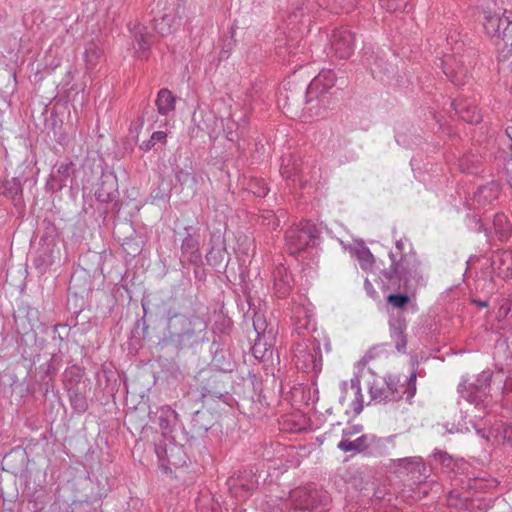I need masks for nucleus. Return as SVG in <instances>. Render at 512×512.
Instances as JSON below:
<instances>
[{"label": "nucleus", "instance_id": "f704fd0d", "mask_svg": "<svg viewBox=\"0 0 512 512\" xmlns=\"http://www.w3.org/2000/svg\"><path fill=\"white\" fill-rule=\"evenodd\" d=\"M253 328L256 333V336H262L264 334H275V331L272 326H269L267 320L261 312H254L253 315Z\"/></svg>", "mask_w": 512, "mask_h": 512}, {"label": "nucleus", "instance_id": "0e129e2a", "mask_svg": "<svg viewBox=\"0 0 512 512\" xmlns=\"http://www.w3.org/2000/svg\"><path fill=\"white\" fill-rule=\"evenodd\" d=\"M321 502H322V505H323L324 504V497L323 496H322Z\"/></svg>", "mask_w": 512, "mask_h": 512}, {"label": "nucleus", "instance_id": "6e6552de", "mask_svg": "<svg viewBox=\"0 0 512 512\" xmlns=\"http://www.w3.org/2000/svg\"><path fill=\"white\" fill-rule=\"evenodd\" d=\"M317 507L316 498L307 487H298L280 498L279 512H311Z\"/></svg>", "mask_w": 512, "mask_h": 512}, {"label": "nucleus", "instance_id": "20e7f679", "mask_svg": "<svg viewBox=\"0 0 512 512\" xmlns=\"http://www.w3.org/2000/svg\"><path fill=\"white\" fill-rule=\"evenodd\" d=\"M416 378V372L413 371L405 381L406 384L401 383L395 375L375 379L369 386L371 400L387 404L399 401L405 394L407 400H411L416 394Z\"/></svg>", "mask_w": 512, "mask_h": 512}, {"label": "nucleus", "instance_id": "49530a36", "mask_svg": "<svg viewBox=\"0 0 512 512\" xmlns=\"http://www.w3.org/2000/svg\"><path fill=\"white\" fill-rule=\"evenodd\" d=\"M336 76L332 70L322 69V90L329 89L335 85Z\"/></svg>", "mask_w": 512, "mask_h": 512}, {"label": "nucleus", "instance_id": "8fccbe9b", "mask_svg": "<svg viewBox=\"0 0 512 512\" xmlns=\"http://www.w3.org/2000/svg\"><path fill=\"white\" fill-rule=\"evenodd\" d=\"M362 430V425H354L352 427H349V428H345L342 430V433H343V437H350L354 434H357L359 432H361Z\"/></svg>", "mask_w": 512, "mask_h": 512}, {"label": "nucleus", "instance_id": "39448f33", "mask_svg": "<svg viewBox=\"0 0 512 512\" xmlns=\"http://www.w3.org/2000/svg\"><path fill=\"white\" fill-rule=\"evenodd\" d=\"M484 28L488 35L495 39L498 50L512 51V12L505 10L503 15L497 13L485 16Z\"/></svg>", "mask_w": 512, "mask_h": 512}, {"label": "nucleus", "instance_id": "f03ea898", "mask_svg": "<svg viewBox=\"0 0 512 512\" xmlns=\"http://www.w3.org/2000/svg\"><path fill=\"white\" fill-rule=\"evenodd\" d=\"M389 257L391 265L381 274L393 289L414 295L419 288L425 286L420 261L414 254L402 255L397 260L394 253L390 252Z\"/></svg>", "mask_w": 512, "mask_h": 512}, {"label": "nucleus", "instance_id": "c756f323", "mask_svg": "<svg viewBox=\"0 0 512 512\" xmlns=\"http://www.w3.org/2000/svg\"><path fill=\"white\" fill-rule=\"evenodd\" d=\"M493 227L500 241L504 242L510 236L511 224L505 214L497 213L494 215Z\"/></svg>", "mask_w": 512, "mask_h": 512}, {"label": "nucleus", "instance_id": "72a5a7b5", "mask_svg": "<svg viewBox=\"0 0 512 512\" xmlns=\"http://www.w3.org/2000/svg\"><path fill=\"white\" fill-rule=\"evenodd\" d=\"M319 81H318V75L315 76V78L311 81L307 88L306 92V110L309 112H312L313 108H317L318 106V98L320 95V92L318 91Z\"/></svg>", "mask_w": 512, "mask_h": 512}, {"label": "nucleus", "instance_id": "09e8293b", "mask_svg": "<svg viewBox=\"0 0 512 512\" xmlns=\"http://www.w3.org/2000/svg\"><path fill=\"white\" fill-rule=\"evenodd\" d=\"M364 289L372 299L378 298V292L374 288L373 284L367 278L364 281Z\"/></svg>", "mask_w": 512, "mask_h": 512}, {"label": "nucleus", "instance_id": "a18cd8bd", "mask_svg": "<svg viewBox=\"0 0 512 512\" xmlns=\"http://www.w3.org/2000/svg\"><path fill=\"white\" fill-rule=\"evenodd\" d=\"M21 310H22V313L27 318L28 323L31 324V331L34 330V328L39 323L38 310L36 308H32V307H27V308L21 309Z\"/></svg>", "mask_w": 512, "mask_h": 512}, {"label": "nucleus", "instance_id": "a878e982", "mask_svg": "<svg viewBox=\"0 0 512 512\" xmlns=\"http://www.w3.org/2000/svg\"><path fill=\"white\" fill-rule=\"evenodd\" d=\"M22 184L17 177L6 179L0 184V195L17 203L22 199Z\"/></svg>", "mask_w": 512, "mask_h": 512}, {"label": "nucleus", "instance_id": "dca6fc26", "mask_svg": "<svg viewBox=\"0 0 512 512\" xmlns=\"http://www.w3.org/2000/svg\"><path fill=\"white\" fill-rule=\"evenodd\" d=\"M374 349L369 350L356 364L357 372L351 379V388L355 390V399L352 402V409L355 414H360L363 410V395L361 393L360 377L363 368L374 357Z\"/></svg>", "mask_w": 512, "mask_h": 512}, {"label": "nucleus", "instance_id": "69168bd1", "mask_svg": "<svg viewBox=\"0 0 512 512\" xmlns=\"http://www.w3.org/2000/svg\"><path fill=\"white\" fill-rule=\"evenodd\" d=\"M239 512H243V511H239Z\"/></svg>", "mask_w": 512, "mask_h": 512}, {"label": "nucleus", "instance_id": "c85d7f7f", "mask_svg": "<svg viewBox=\"0 0 512 512\" xmlns=\"http://www.w3.org/2000/svg\"><path fill=\"white\" fill-rule=\"evenodd\" d=\"M274 287L279 294V297H284L288 294L291 285L290 277L287 274V270L284 266H277L274 273Z\"/></svg>", "mask_w": 512, "mask_h": 512}, {"label": "nucleus", "instance_id": "79ce46f5", "mask_svg": "<svg viewBox=\"0 0 512 512\" xmlns=\"http://www.w3.org/2000/svg\"><path fill=\"white\" fill-rule=\"evenodd\" d=\"M356 255L363 269H368L371 267L374 257L368 248L363 247L357 250Z\"/></svg>", "mask_w": 512, "mask_h": 512}, {"label": "nucleus", "instance_id": "603ef678", "mask_svg": "<svg viewBox=\"0 0 512 512\" xmlns=\"http://www.w3.org/2000/svg\"><path fill=\"white\" fill-rule=\"evenodd\" d=\"M504 392L512 391V376L508 377L503 385Z\"/></svg>", "mask_w": 512, "mask_h": 512}, {"label": "nucleus", "instance_id": "423d86ee", "mask_svg": "<svg viewBox=\"0 0 512 512\" xmlns=\"http://www.w3.org/2000/svg\"><path fill=\"white\" fill-rule=\"evenodd\" d=\"M319 237V229L310 220H304L299 225L291 227L286 232V244L291 254H298L309 248H314Z\"/></svg>", "mask_w": 512, "mask_h": 512}, {"label": "nucleus", "instance_id": "cd10ccee", "mask_svg": "<svg viewBox=\"0 0 512 512\" xmlns=\"http://www.w3.org/2000/svg\"><path fill=\"white\" fill-rule=\"evenodd\" d=\"M176 98L172 92L166 88L160 89L155 100L157 111L160 115L167 116L175 110Z\"/></svg>", "mask_w": 512, "mask_h": 512}, {"label": "nucleus", "instance_id": "ddd939ff", "mask_svg": "<svg viewBox=\"0 0 512 512\" xmlns=\"http://www.w3.org/2000/svg\"><path fill=\"white\" fill-rule=\"evenodd\" d=\"M227 254L226 241L223 228H215L210 232L209 249L206 260L209 265L220 266Z\"/></svg>", "mask_w": 512, "mask_h": 512}, {"label": "nucleus", "instance_id": "2f4dec72", "mask_svg": "<svg viewBox=\"0 0 512 512\" xmlns=\"http://www.w3.org/2000/svg\"><path fill=\"white\" fill-rule=\"evenodd\" d=\"M498 311L496 318L499 322H507L512 326V295L503 296L498 299Z\"/></svg>", "mask_w": 512, "mask_h": 512}, {"label": "nucleus", "instance_id": "f257e3e1", "mask_svg": "<svg viewBox=\"0 0 512 512\" xmlns=\"http://www.w3.org/2000/svg\"><path fill=\"white\" fill-rule=\"evenodd\" d=\"M166 332L163 343L176 349L193 346L207 329V322L197 314L179 312L173 305L165 303Z\"/></svg>", "mask_w": 512, "mask_h": 512}, {"label": "nucleus", "instance_id": "864d4df0", "mask_svg": "<svg viewBox=\"0 0 512 512\" xmlns=\"http://www.w3.org/2000/svg\"><path fill=\"white\" fill-rule=\"evenodd\" d=\"M226 133H227L226 137H227V139H228L229 141L234 142V141H237V140H238V134H237V133H235V132H233V131H231V130H230V131H227Z\"/></svg>", "mask_w": 512, "mask_h": 512}, {"label": "nucleus", "instance_id": "7ed1b4c3", "mask_svg": "<svg viewBox=\"0 0 512 512\" xmlns=\"http://www.w3.org/2000/svg\"><path fill=\"white\" fill-rule=\"evenodd\" d=\"M477 56L476 49L456 42L453 54L440 59V65L446 77L455 86H464L472 79L471 71L477 63Z\"/></svg>", "mask_w": 512, "mask_h": 512}, {"label": "nucleus", "instance_id": "4d7b16f0", "mask_svg": "<svg viewBox=\"0 0 512 512\" xmlns=\"http://www.w3.org/2000/svg\"><path fill=\"white\" fill-rule=\"evenodd\" d=\"M325 350H326V352H330L331 351V345H330L329 341L325 342Z\"/></svg>", "mask_w": 512, "mask_h": 512}, {"label": "nucleus", "instance_id": "6ab92c4d", "mask_svg": "<svg viewBox=\"0 0 512 512\" xmlns=\"http://www.w3.org/2000/svg\"><path fill=\"white\" fill-rule=\"evenodd\" d=\"M276 334H264L256 336L254 344L251 347L253 356L259 361H268L273 356V346Z\"/></svg>", "mask_w": 512, "mask_h": 512}, {"label": "nucleus", "instance_id": "5fc2aeb1", "mask_svg": "<svg viewBox=\"0 0 512 512\" xmlns=\"http://www.w3.org/2000/svg\"><path fill=\"white\" fill-rule=\"evenodd\" d=\"M61 325L57 324L54 326L53 328V333H54V336H53V339H58L59 341H63V338L60 334H57V331H58V328L60 327Z\"/></svg>", "mask_w": 512, "mask_h": 512}, {"label": "nucleus", "instance_id": "bf43d9fd", "mask_svg": "<svg viewBox=\"0 0 512 512\" xmlns=\"http://www.w3.org/2000/svg\"><path fill=\"white\" fill-rule=\"evenodd\" d=\"M342 385H343V389H344V390H346V388H347V382H343V383H342Z\"/></svg>", "mask_w": 512, "mask_h": 512}, {"label": "nucleus", "instance_id": "6e6d98bb", "mask_svg": "<svg viewBox=\"0 0 512 512\" xmlns=\"http://www.w3.org/2000/svg\"><path fill=\"white\" fill-rule=\"evenodd\" d=\"M57 361V357L56 355H53L50 359V362H49V365H48V369L50 368H53L54 369V363Z\"/></svg>", "mask_w": 512, "mask_h": 512}, {"label": "nucleus", "instance_id": "a211bd4d", "mask_svg": "<svg viewBox=\"0 0 512 512\" xmlns=\"http://www.w3.org/2000/svg\"><path fill=\"white\" fill-rule=\"evenodd\" d=\"M181 255L189 264L199 267L202 264V254L198 238L187 233L181 244Z\"/></svg>", "mask_w": 512, "mask_h": 512}, {"label": "nucleus", "instance_id": "0eeeda50", "mask_svg": "<svg viewBox=\"0 0 512 512\" xmlns=\"http://www.w3.org/2000/svg\"><path fill=\"white\" fill-rule=\"evenodd\" d=\"M493 373L490 370L481 372L473 381L468 378H462L457 390L462 398L468 402L481 406L484 404L490 392V384Z\"/></svg>", "mask_w": 512, "mask_h": 512}, {"label": "nucleus", "instance_id": "aec40b11", "mask_svg": "<svg viewBox=\"0 0 512 512\" xmlns=\"http://www.w3.org/2000/svg\"><path fill=\"white\" fill-rule=\"evenodd\" d=\"M490 265L498 276H508L512 272V252L507 250H497L492 253Z\"/></svg>", "mask_w": 512, "mask_h": 512}, {"label": "nucleus", "instance_id": "473e14b6", "mask_svg": "<svg viewBox=\"0 0 512 512\" xmlns=\"http://www.w3.org/2000/svg\"><path fill=\"white\" fill-rule=\"evenodd\" d=\"M154 30L161 36H166L172 33L175 24V17L173 15L164 14L160 18L153 20Z\"/></svg>", "mask_w": 512, "mask_h": 512}, {"label": "nucleus", "instance_id": "de8ad7c7", "mask_svg": "<svg viewBox=\"0 0 512 512\" xmlns=\"http://www.w3.org/2000/svg\"><path fill=\"white\" fill-rule=\"evenodd\" d=\"M459 166L463 172H467V173H476L477 172L476 168L474 166V162H472L470 160V157L468 155H465L460 159Z\"/></svg>", "mask_w": 512, "mask_h": 512}, {"label": "nucleus", "instance_id": "052dcab7", "mask_svg": "<svg viewBox=\"0 0 512 512\" xmlns=\"http://www.w3.org/2000/svg\"><path fill=\"white\" fill-rule=\"evenodd\" d=\"M331 11H333V12L337 13V8H336V7H332V8H331Z\"/></svg>", "mask_w": 512, "mask_h": 512}, {"label": "nucleus", "instance_id": "2eb2a0df", "mask_svg": "<svg viewBox=\"0 0 512 512\" xmlns=\"http://www.w3.org/2000/svg\"><path fill=\"white\" fill-rule=\"evenodd\" d=\"M399 474L411 475L414 481L421 482V477L427 476V467L421 457H406L396 461Z\"/></svg>", "mask_w": 512, "mask_h": 512}, {"label": "nucleus", "instance_id": "bb28decb", "mask_svg": "<svg viewBox=\"0 0 512 512\" xmlns=\"http://www.w3.org/2000/svg\"><path fill=\"white\" fill-rule=\"evenodd\" d=\"M158 423L164 437L172 432V429L178 421V414L170 406H163L159 409Z\"/></svg>", "mask_w": 512, "mask_h": 512}, {"label": "nucleus", "instance_id": "c9c22d12", "mask_svg": "<svg viewBox=\"0 0 512 512\" xmlns=\"http://www.w3.org/2000/svg\"><path fill=\"white\" fill-rule=\"evenodd\" d=\"M296 365L299 369L305 372L313 371L316 373V359L313 355L309 353H304L302 356L297 355Z\"/></svg>", "mask_w": 512, "mask_h": 512}, {"label": "nucleus", "instance_id": "58836bf2", "mask_svg": "<svg viewBox=\"0 0 512 512\" xmlns=\"http://www.w3.org/2000/svg\"><path fill=\"white\" fill-rule=\"evenodd\" d=\"M298 173V168L295 165V163L292 161V159L289 158H283L282 164L280 167V174L284 179H292L294 176H296Z\"/></svg>", "mask_w": 512, "mask_h": 512}, {"label": "nucleus", "instance_id": "9b49d317", "mask_svg": "<svg viewBox=\"0 0 512 512\" xmlns=\"http://www.w3.org/2000/svg\"><path fill=\"white\" fill-rule=\"evenodd\" d=\"M231 493L238 499H247L258 487V479L251 471L240 472L237 477H231L227 482Z\"/></svg>", "mask_w": 512, "mask_h": 512}, {"label": "nucleus", "instance_id": "e2e57ef3", "mask_svg": "<svg viewBox=\"0 0 512 512\" xmlns=\"http://www.w3.org/2000/svg\"><path fill=\"white\" fill-rule=\"evenodd\" d=\"M43 505H44V503H42V505H41L40 507H37L36 509H37V510H42Z\"/></svg>", "mask_w": 512, "mask_h": 512}, {"label": "nucleus", "instance_id": "4be33fe9", "mask_svg": "<svg viewBox=\"0 0 512 512\" xmlns=\"http://www.w3.org/2000/svg\"><path fill=\"white\" fill-rule=\"evenodd\" d=\"M499 193V184L492 181L477 188L473 196L474 202H476L478 206H486L488 204H492L493 201L498 198Z\"/></svg>", "mask_w": 512, "mask_h": 512}, {"label": "nucleus", "instance_id": "412c9836", "mask_svg": "<svg viewBox=\"0 0 512 512\" xmlns=\"http://www.w3.org/2000/svg\"><path fill=\"white\" fill-rule=\"evenodd\" d=\"M116 192V179L111 175H103L96 188L95 197L99 202L109 203L113 200Z\"/></svg>", "mask_w": 512, "mask_h": 512}, {"label": "nucleus", "instance_id": "e433bc0d", "mask_svg": "<svg viewBox=\"0 0 512 512\" xmlns=\"http://www.w3.org/2000/svg\"><path fill=\"white\" fill-rule=\"evenodd\" d=\"M166 138H167V133L164 132V131H155L149 140L147 141H143L139 148L140 150H142L143 152H148L150 151L154 145L158 142L160 143H165L166 142Z\"/></svg>", "mask_w": 512, "mask_h": 512}, {"label": "nucleus", "instance_id": "f3484780", "mask_svg": "<svg viewBox=\"0 0 512 512\" xmlns=\"http://www.w3.org/2000/svg\"><path fill=\"white\" fill-rule=\"evenodd\" d=\"M65 386L72 408L78 413H84L88 409L85 383L80 381L73 383L72 380H68Z\"/></svg>", "mask_w": 512, "mask_h": 512}, {"label": "nucleus", "instance_id": "9d476101", "mask_svg": "<svg viewBox=\"0 0 512 512\" xmlns=\"http://www.w3.org/2000/svg\"><path fill=\"white\" fill-rule=\"evenodd\" d=\"M475 97L459 95L450 106L460 119L470 124H478L482 115L478 109Z\"/></svg>", "mask_w": 512, "mask_h": 512}, {"label": "nucleus", "instance_id": "4c0bfd02", "mask_svg": "<svg viewBox=\"0 0 512 512\" xmlns=\"http://www.w3.org/2000/svg\"><path fill=\"white\" fill-rule=\"evenodd\" d=\"M411 293H395L387 297V303L394 308L402 309L410 302Z\"/></svg>", "mask_w": 512, "mask_h": 512}, {"label": "nucleus", "instance_id": "5701e85b", "mask_svg": "<svg viewBox=\"0 0 512 512\" xmlns=\"http://www.w3.org/2000/svg\"><path fill=\"white\" fill-rule=\"evenodd\" d=\"M375 441L374 435H361L354 441L348 439H342L337 447L343 452H355L361 453L368 449L372 442Z\"/></svg>", "mask_w": 512, "mask_h": 512}, {"label": "nucleus", "instance_id": "680f3d73", "mask_svg": "<svg viewBox=\"0 0 512 512\" xmlns=\"http://www.w3.org/2000/svg\"><path fill=\"white\" fill-rule=\"evenodd\" d=\"M190 229H192V227H191V226L185 227V231H187V232H188Z\"/></svg>", "mask_w": 512, "mask_h": 512}, {"label": "nucleus", "instance_id": "b1692460", "mask_svg": "<svg viewBox=\"0 0 512 512\" xmlns=\"http://www.w3.org/2000/svg\"><path fill=\"white\" fill-rule=\"evenodd\" d=\"M406 329L405 319L398 317L390 321V333L395 342L396 349L399 352H405L407 346V339L404 334Z\"/></svg>", "mask_w": 512, "mask_h": 512}, {"label": "nucleus", "instance_id": "393cba45", "mask_svg": "<svg viewBox=\"0 0 512 512\" xmlns=\"http://www.w3.org/2000/svg\"><path fill=\"white\" fill-rule=\"evenodd\" d=\"M134 38L136 41V54L138 58L147 57L152 44V35L146 27L135 26Z\"/></svg>", "mask_w": 512, "mask_h": 512}, {"label": "nucleus", "instance_id": "1a4fd4ad", "mask_svg": "<svg viewBox=\"0 0 512 512\" xmlns=\"http://www.w3.org/2000/svg\"><path fill=\"white\" fill-rule=\"evenodd\" d=\"M155 453L158 457L160 467L168 470L169 465L180 466L185 464L182 456V448L177 446L168 435H161V438L155 443Z\"/></svg>", "mask_w": 512, "mask_h": 512}, {"label": "nucleus", "instance_id": "c03bdc74", "mask_svg": "<svg viewBox=\"0 0 512 512\" xmlns=\"http://www.w3.org/2000/svg\"><path fill=\"white\" fill-rule=\"evenodd\" d=\"M432 457L436 462L441 464L445 468H451L453 464V458L446 451L435 450Z\"/></svg>", "mask_w": 512, "mask_h": 512}, {"label": "nucleus", "instance_id": "ea45409f", "mask_svg": "<svg viewBox=\"0 0 512 512\" xmlns=\"http://www.w3.org/2000/svg\"><path fill=\"white\" fill-rule=\"evenodd\" d=\"M250 190L257 197H265L269 192V188L266 181L258 178H254L251 180Z\"/></svg>", "mask_w": 512, "mask_h": 512}, {"label": "nucleus", "instance_id": "a19ab883", "mask_svg": "<svg viewBox=\"0 0 512 512\" xmlns=\"http://www.w3.org/2000/svg\"><path fill=\"white\" fill-rule=\"evenodd\" d=\"M14 321L18 333L28 334L31 331V324L28 323L27 318L22 313L21 309H19L17 315H14Z\"/></svg>", "mask_w": 512, "mask_h": 512}, {"label": "nucleus", "instance_id": "37998d69", "mask_svg": "<svg viewBox=\"0 0 512 512\" xmlns=\"http://www.w3.org/2000/svg\"><path fill=\"white\" fill-rule=\"evenodd\" d=\"M409 0H379L382 7L388 11H404L408 5Z\"/></svg>", "mask_w": 512, "mask_h": 512}, {"label": "nucleus", "instance_id": "f8f14e48", "mask_svg": "<svg viewBox=\"0 0 512 512\" xmlns=\"http://www.w3.org/2000/svg\"><path fill=\"white\" fill-rule=\"evenodd\" d=\"M329 43L330 49L341 59L349 58L354 51V35L344 27L333 30Z\"/></svg>", "mask_w": 512, "mask_h": 512}, {"label": "nucleus", "instance_id": "13d9d810", "mask_svg": "<svg viewBox=\"0 0 512 512\" xmlns=\"http://www.w3.org/2000/svg\"><path fill=\"white\" fill-rule=\"evenodd\" d=\"M396 247L399 249V250H402L403 249V243L401 240L397 241L396 242Z\"/></svg>", "mask_w": 512, "mask_h": 512}, {"label": "nucleus", "instance_id": "7c9ffc66", "mask_svg": "<svg viewBox=\"0 0 512 512\" xmlns=\"http://www.w3.org/2000/svg\"><path fill=\"white\" fill-rule=\"evenodd\" d=\"M196 508L198 512H222L220 504L215 501L209 492L200 494L196 499Z\"/></svg>", "mask_w": 512, "mask_h": 512}, {"label": "nucleus", "instance_id": "4468645a", "mask_svg": "<svg viewBox=\"0 0 512 512\" xmlns=\"http://www.w3.org/2000/svg\"><path fill=\"white\" fill-rule=\"evenodd\" d=\"M74 164L72 161H64L57 163L52 170L47 185L52 191H60L68 186V182H72Z\"/></svg>", "mask_w": 512, "mask_h": 512}, {"label": "nucleus", "instance_id": "3c124183", "mask_svg": "<svg viewBox=\"0 0 512 512\" xmlns=\"http://www.w3.org/2000/svg\"><path fill=\"white\" fill-rule=\"evenodd\" d=\"M472 303L477 305L478 307L485 308L489 306V303L487 300H480V299H472Z\"/></svg>", "mask_w": 512, "mask_h": 512}]
</instances>
